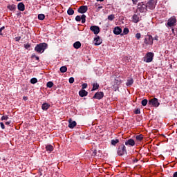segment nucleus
<instances>
[{
  "instance_id": "obj_8",
  "label": "nucleus",
  "mask_w": 177,
  "mask_h": 177,
  "mask_svg": "<svg viewBox=\"0 0 177 177\" xmlns=\"http://www.w3.org/2000/svg\"><path fill=\"white\" fill-rule=\"evenodd\" d=\"M149 104L153 107H158V106H160V102H158V99L153 98L149 100Z\"/></svg>"
},
{
  "instance_id": "obj_12",
  "label": "nucleus",
  "mask_w": 177,
  "mask_h": 177,
  "mask_svg": "<svg viewBox=\"0 0 177 177\" xmlns=\"http://www.w3.org/2000/svg\"><path fill=\"white\" fill-rule=\"evenodd\" d=\"M121 32H122V29H121V28H120V26H116L114 28L113 34H115V35H120V34H121Z\"/></svg>"
},
{
  "instance_id": "obj_21",
  "label": "nucleus",
  "mask_w": 177,
  "mask_h": 177,
  "mask_svg": "<svg viewBox=\"0 0 177 177\" xmlns=\"http://www.w3.org/2000/svg\"><path fill=\"white\" fill-rule=\"evenodd\" d=\"M73 47L75 49H80L81 48V42L80 41H76L73 44Z\"/></svg>"
},
{
  "instance_id": "obj_37",
  "label": "nucleus",
  "mask_w": 177,
  "mask_h": 177,
  "mask_svg": "<svg viewBox=\"0 0 177 177\" xmlns=\"http://www.w3.org/2000/svg\"><path fill=\"white\" fill-rule=\"evenodd\" d=\"M141 104L142 106H147V100H146V99L142 100V102H141Z\"/></svg>"
},
{
  "instance_id": "obj_35",
  "label": "nucleus",
  "mask_w": 177,
  "mask_h": 177,
  "mask_svg": "<svg viewBox=\"0 0 177 177\" xmlns=\"http://www.w3.org/2000/svg\"><path fill=\"white\" fill-rule=\"evenodd\" d=\"M39 20H44L45 19V15L44 14H39L38 15Z\"/></svg>"
},
{
  "instance_id": "obj_51",
  "label": "nucleus",
  "mask_w": 177,
  "mask_h": 177,
  "mask_svg": "<svg viewBox=\"0 0 177 177\" xmlns=\"http://www.w3.org/2000/svg\"><path fill=\"white\" fill-rule=\"evenodd\" d=\"M23 99L24 100H27L28 98L27 97H24Z\"/></svg>"
},
{
  "instance_id": "obj_46",
  "label": "nucleus",
  "mask_w": 177,
  "mask_h": 177,
  "mask_svg": "<svg viewBox=\"0 0 177 177\" xmlns=\"http://www.w3.org/2000/svg\"><path fill=\"white\" fill-rule=\"evenodd\" d=\"M132 2L133 3V5H136L138 3V2H139V0H132Z\"/></svg>"
},
{
  "instance_id": "obj_38",
  "label": "nucleus",
  "mask_w": 177,
  "mask_h": 177,
  "mask_svg": "<svg viewBox=\"0 0 177 177\" xmlns=\"http://www.w3.org/2000/svg\"><path fill=\"white\" fill-rule=\"evenodd\" d=\"M52 86H53V82H48L47 83V88H52Z\"/></svg>"
},
{
  "instance_id": "obj_25",
  "label": "nucleus",
  "mask_w": 177,
  "mask_h": 177,
  "mask_svg": "<svg viewBox=\"0 0 177 177\" xmlns=\"http://www.w3.org/2000/svg\"><path fill=\"white\" fill-rule=\"evenodd\" d=\"M136 139L138 142H142V140H143V135L140 134V135L136 136Z\"/></svg>"
},
{
  "instance_id": "obj_6",
  "label": "nucleus",
  "mask_w": 177,
  "mask_h": 177,
  "mask_svg": "<svg viewBox=\"0 0 177 177\" xmlns=\"http://www.w3.org/2000/svg\"><path fill=\"white\" fill-rule=\"evenodd\" d=\"M156 5H157V0H149L147 3V8L151 9V10H153L156 8Z\"/></svg>"
},
{
  "instance_id": "obj_43",
  "label": "nucleus",
  "mask_w": 177,
  "mask_h": 177,
  "mask_svg": "<svg viewBox=\"0 0 177 177\" xmlns=\"http://www.w3.org/2000/svg\"><path fill=\"white\" fill-rule=\"evenodd\" d=\"M30 46H31L30 44H24L25 49H28V48H30Z\"/></svg>"
},
{
  "instance_id": "obj_3",
  "label": "nucleus",
  "mask_w": 177,
  "mask_h": 177,
  "mask_svg": "<svg viewBox=\"0 0 177 177\" xmlns=\"http://www.w3.org/2000/svg\"><path fill=\"white\" fill-rule=\"evenodd\" d=\"M153 57H154V54L153 53H147L146 57L144 58V62H145V63H151V62H153Z\"/></svg>"
},
{
  "instance_id": "obj_45",
  "label": "nucleus",
  "mask_w": 177,
  "mask_h": 177,
  "mask_svg": "<svg viewBox=\"0 0 177 177\" xmlns=\"http://www.w3.org/2000/svg\"><path fill=\"white\" fill-rule=\"evenodd\" d=\"M0 125L1 129H5V124H3V122H0Z\"/></svg>"
},
{
  "instance_id": "obj_15",
  "label": "nucleus",
  "mask_w": 177,
  "mask_h": 177,
  "mask_svg": "<svg viewBox=\"0 0 177 177\" xmlns=\"http://www.w3.org/2000/svg\"><path fill=\"white\" fill-rule=\"evenodd\" d=\"M125 145L133 147L135 145V140H133V139H129L128 140H126Z\"/></svg>"
},
{
  "instance_id": "obj_40",
  "label": "nucleus",
  "mask_w": 177,
  "mask_h": 177,
  "mask_svg": "<svg viewBox=\"0 0 177 177\" xmlns=\"http://www.w3.org/2000/svg\"><path fill=\"white\" fill-rule=\"evenodd\" d=\"M75 20L76 21H81V17L80 15L76 16Z\"/></svg>"
},
{
  "instance_id": "obj_9",
  "label": "nucleus",
  "mask_w": 177,
  "mask_h": 177,
  "mask_svg": "<svg viewBox=\"0 0 177 177\" xmlns=\"http://www.w3.org/2000/svg\"><path fill=\"white\" fill-rule=\"evenodd\" d=\"M142 20V17L140 14H135L132 17L133 23H139Z\"/></svg>"
},
{
  "instance_id": "obj_48",
  "label": "nucleus",
  "mask_w": 177,
  "mask_h": 177,
  "mask_svg": "<svg viewBox=\"0 0 177 177\" xmlns=\"http://www.w3.org/2000/svg\"><path fill=\"white\" fill-rule=\"evenodd\" d=\"M5 30V26H2L1 28H0V31L2 32V30Z\"/></svg>"
},
{
  "instance_id": "obj_10",
  "label": "nucleus",
  "mask_w": 177,
  "mask_h": 177,
  "mask_svg": "<svg viewBox=\"0 0 177 177\" xmlns=\"http://www.w3.org/2000/svg\"><path fill=\"white\" fill-rule=\"evenodd\" d=\"M91 31H92L95 35L100 32V28L99 26H93L90 28Z\"/></svg>"
},
{
  "instance_id": "obj_23",
  "label": "nucleus",
  "mask_w": 177,
  "mask_h": 177,
  "mask_svg": "<svg viewBox=\"0 0 177 177\" xmlns=\"http://www.w3.org/2000/svg\"><path fill=\"white\" fill-rule=\"evenodd\" d=\"M46 151H53V146L51 145H48L46 147Z\"/></svg>"
},
{
  "instance_id": "obj_24",
  "label": "nucleus",
  "mask_w": 177,
  "mask_h": 177,
  "mask_svg": "<svg viewBox=\"0 0 177 177\" xmlns=\"http://www.w3.org/2000/svg\"><path fill=\"white\" fill-rule=\"evenodd\" d=\"M67 13L69 15V16H73V15H74V10H73L71 8H69L68 9Z\"/></svg>"
},
{
  "instance_id": "obj_22",
  "label": "nucleus",
  "mask_w": 177,
  "mask_h": 177,
  "mask_svg": "<svg viewBox=\"0 0 177 177\" xmlns=\"http://www.w3.org/2000/svg\"><path fill=\"white\" fill-rule=\"evenodd\" d=\"M133 84V79L129 78L127 80V82L126 83V85L127 86H131Z\"/></svg>"
},
{
  "instance_id": "obj_28",
  "label": "nucleus",
  "mask_w": 177,
  "mask_h": 177,
  "mask_svg": "<svg viewBox=\"0 0 177 177\" xmlns=\"http://www.w3.org/2000/svg\"><path fill=\"white\" fill-rule=\"evenodd\" d=\"M8 9L10 10H15V9H16V6L15 4L9 5L8 6Z\"/></svg>"
},
{
  "instance_id": "obj_14",
  "label": "nucleus",
  "mask_w": 177,
  "mask_h": 177,
  "mask_svg": "<svg viewBox=\"0 0 177 177\" xmlns=\"http://www.w3.org/2000/svg\"><path fill=\"white\" fill-rule=\"evenodd\" d=\"M87 10H88V6H82L78 9L79 13H86Z\"/></svg>"
},
{
  "instance_id": "obj_53",
  "label": "nucleus",
  "mask_w": 177,
  "mask_h": 177,
  "mask_svg": "<svg viewBox=\"0 0 177 177\" xmlns=\"http://www.w3.org/2000/svg\"><path fill=\"white\" fill-rule=\"evenodd\" d=\"M37 60H39V57H36Z\"/></svg>"
},
{
  "instance_id": "obj_27",
  "label": "nucleus",
  "mask_w": 177,
  "mask_h": 177,
  "mask_svg": "<svg viewBox=\"0 0 177 177\" xmlns=\"http://www.w3.org/2000/svg\"><path fill=\"white\" fill-rule=\"evenodd\" d=\"M128 34H129V29H128V28H124L122 35H127Z\"/></svg>"
},
{
  "instance_id": "obj_2",
  "label": "nucleus",
  "mask_w": 177,
  "mask_h": 177,
  "mask_svg": "<svg viewBox=\"0 0 177 177\" xmlns=\"http://www.w3.org/2000/svg\"><path fill=\"white\" fill-rule=\"evenodd\" d=\"M176 26V17L172 16L167 21V27H174Z\"/></svg>"
},
{
  "instance_id": "obj_33",
  "label": "nucleus",
  "mask_w": 177,
  "mask_h": 177,
  "mask_svg": "<svg viewBox=\"0 0 177 177\" xmlns=\"http://www.w3.org/2000/svg\"><path fill=\"white\" fill-rule=\"evenodd\" d=\"M1 121H6L9 120V116L8 115H3L1 118Z\"/></svg>"
},
{
  "instance_id": "obj_47",
  "label": "nucleus",
  "mask_w": 177,
  "mask_h": 177,
  "mask_svg": "<svg viewBox=\"0 0 177 177\" xmlns=\"http://www.w3.org/2000/svg\"><path fill=\"white\" fill-rule=\"evenodd\" d=\"M135 114H140V109H136L135 111Z\"/></svg>"
},
{
  "instance_id": "obj_49",
  "label": "nucleus",
  "mask_w": 177,
  "mask_h": 177,
  "mask_svg": "<svg viewBox=\"0 0 177 177\" xmlns=\"http://www.w3.org/2000/svg\"><path fill=\"white\" fill-rule=\"evenodd\" d=\"M173 177H177V171L174 174Z\"/></svg>"
},
{
  "instance_id": "obj_7",
  "label": "nucleus",
  "mask_w": 177,
  "mask_h": 177,
  "mask_svg": "<svg viewBox=\"0 0 177 177\" xmlns=\"http://www.w3.org/2000/svg\"><path fill=\"white\" fill-rule=\"evenodd\" d=\"M127 153V149H125V145H121L119 146L118 149V156H124Z\"/></svg>"
},
{
  "instance_id": "obj_31",
  "label": "nucleus",
  "mask_w": 177,
  "mask_h": 177,
  "mask_svg": "<svg viewBox=\"0 0 177 177\" xmlns=\"http://www.w3.org/2000/svg\"><path fill=\"white\" fill-rule=\"evenodd\" d=\"M80 19H81V20H82V24H84V23H85V21H86V16L85 15H82L80 17Z\"/></svg>"
},
{
  "instance_id": "obj_13",
  "label": "nucleus",
  "mask_w": 177,
  "mask_h": 177,
  "mask_svg": "<svg viewBox=\"0 0 177 177\" xmlns=\"http://www.w3.org/2000/svg\"><path fill=\"white\" fill-rule=\"evenodd\" d=\"M104 96V93L103 92H97L94 96H93V99H97L98 100H100V99H102Z\"/></svg>"
},
{
  "instance_id": "obj_54",
  "label": "nucleus",
  "mask_w": 177,
  "mask_h": 177,
  "mask_svg": "<svg viewBox=\"0 0 177 177\" xmlns=\"http://www.w3.org/2000/svg\"><path fill=\"white\" fill-rule=\"evenodd\" d=\"M117 89H118V87H115V91H117Z\"/></svg>"
},
{
  "instance_id": "obj_17",
  "label": "nucleus",
  "mask_w": 177,
  "mask_h": 177,
  "mask_svg": "<svg viewBox=\"0 0 177 177\" xmlns=\"http://www.w3.org/2000/svg\"><path fill=\"white\" fill-rule=\"evenodd\" d=\"M95 12H99L100 9H103V6H100L99 3H95L93 6Z\"/></svg>"
},
{
  "instance_id": "obj_55",
  "label": "nucleus",
  "mask_w": 177,
  "mask_h": 177,
  "mask_svg": "<svg viewBox=\"0 0 177 177\" xmlns=\"http://www.w3.org/2000/svg\"><path fill=\"white\" fill-rule=\"evenodd\" d=\"M0 35H2V32L0 30Z\"/></svg>"
},
{
  "instance_id": "obj_56",
  "label": "nucleus",
  "mask_w": 177,
  "mask_h": 177,
  "mask_svg": "<svg viewBox=\"0 0 177 177\" xmlns=\"http://www.w3.org/2000/svg\"><path fill=\"white\" fill-rule=\"evenodd\" d=\"M155 39H156V41H157L158 39H157V37H155Z\"/></svg>"
},
{
  "instance_id": "obj_30",
  "label": "nucleus",
  "mask_w": 177,
  "mask_h": 177,
  "mask_svg": "<svg viewBox=\"0 0 177 177\" xmlns=\"http://www.w3.org/2000/svg\"><path fill=\"white\" fill-rule=\"evenodd\" d=\"M120 140L118 139L112 140L111 143L113 146H115L117 143H119Z\"/></svg>"
},
{
  "instance_id": "obj_20",
  "label": "nucleus",
  "mask_w": 177,
  "mask_h": 177,
  "mask_svg": "<svg viewBox=\"0 0 177 177\" xmlns=\"http://www.w3.org/2000/svg\"><path fill=\"white\" fill-rule=\"evenodd\" d=\"M79 95H80V96H81V97H84V96H87L88 92L85 90H81L79 92Z\"/></svg>"
},
{
  "instance_id": "obj_57",
  "label": "nucleus",
  "mask_w": 177,
  "mask_h": 177,
  "mask_svg": "<svg viewBox=\"0 0 177 177\" xmlns=\"http://www.w3.org/2000/svg\"><path fill=\"white\" fill-rule=\"evenodd\" d=\"M17 1H21V0H17Z\"/></svg>"
},
{
  "instance_id": "obj_29",
  "label": "nucleus",
  "mask_w": 177,
  "mask_h": 177,
  "mask_svg": "<svg viewBox=\"0 0 177 177\" xmlns=\"http://www.w3.org/2000/svg\"><path fill=\"white\" fill-rule=\"evenodd\" d=\"M96 89H99V84L97 83H94L92 91H96Z\"/></svg>"
},
{
  "instance_id": "obj_44",
  "label": "nucleus",
  "mask_w": 177,
  "mask_h": 177,
  "mask_svg": "<svg viewBox=\"0 0 177 177\" xmlns=\"http://www.w3.org/2000/svg\"><path fill=\"white\" fill-rule=\"evenodd\" d=\"M88 86V84L86 83H84L82 84V89H85Z\"/></svg>"
},
{
  "instance_id": "obj_50",
  "label": "nucleus",
  "mask_w": 177,
  "mask_h": 177,
  "mask_svg": "<svg viewBox=\"0 0 177 177\" xmlns=\"http://www.w3.org/2000/svg\"><path fill=\"white\" fill-rule=\"evenodd\" d=\"M10 122H11L10 121V122H6V125H9L10 124Z\"/></svg>"
},
{
  "instance_id": "obj_39",
  "label": "nucleus",
  "mask_w": 177,
  "mask_h": 177,
  "mask_svg": "<svg viewBox=\"0 0 177 177\" xmlns=\"http://www.w3.org/2000/svg\"><path fill=\"white\" fill-rule=\"evenodd\" d=\"M171 31H172L174 35H177V28H176V29L175 28H172Z\"/></svg>"
},
{
  "instance_id": "obj_34",
  "label": "nucleus",
  "mask_w": 177,
  "mask_h": 177,
  "mask_svg": "<svg viewBox=\"0 0 177 177\" xmlns=\"http://www.w3.org/2000/svg\"><path fill=\"white\" fill-rule=\"evenodd\" d=\"M121 82H122V81H121V79H120V78H117L115 80V84L116 85H120Z\"/></svg>"
},
{
  "instance_id": "obj_1",
  "label": "nucleus",
  "mask_w": 177,
  "mask_h": 177,
  "mask_svg": "<svg viewBox=\"0 0 177 177\" xmlns=\"http://www.w3.org/2000/svg\"><path fill=\"white\" fill-rule=\"evenodd\" d=\"M47 48L48 44L46 43H41L35 46V52H37V53H44Z\"/></svg>"
},
{
  "instance_id": "obj_52",
  "label": "nucleus",
  "mask_w": 177,
  "mask_h": 177,
  "mask_svg": "<svg viewBox=\"0 0 177 177\" xmlns=\"http://www.w3.org/2000/svg\"><path fill=\"white\" fill-rule=\"evenodd\" d=\"M97 2H103V1H104V0H97Z\"/></svg>"
},
{
  "instance_id": "obj_26",
  "label": "nucleus",
  "mask_w": 177,
  "mask_h": 177,
  "mask_svg": "<svg viewBox=\"0 0 177 177\" xmlns=\"http://www.w3.org/2000/svg\"><path fill=\"white\" fill-rule=\"evenodd\" d=\"M115 19V16L113 14L108 16V20H109V21H113Z\"/></svg>"
},
{
  "instance_id": "obj_42",
  "label": "nucleus",
  "mask_w": 177,
  "mask_h": 177,
  "mask_svg": "<svg viewBox=\"0 0 177 177\" xmlns=\"http://www.w3.org/2000/svg\"><path fill=\"white\" fill-rule=\"evenodd\" d=\"M69 83L70 84H74V77H70L69 78Z\"/></svg>"
},
{
  "instance_id": "obj_4",
  "label": "nucleus",
  "mask_w": 177,
  "mask_h": 177,
  "mask_svg": "<svg viewBox=\"0 0 177 177\" xmlns=\"http://www.w3.org/2000/svg\"><path fill=\"white\" fill-rule=\"evenodd\" d=\"M153 41L154 39H153V36L150 35H145L144 42L147 45H153Z\"/></svg>"
},
{
  "instance_id": "obj_16",
  "label": "nucleus",
  "mask_w": 177,
  "mask_h": 177,
  "mask_svg": "<svg viewBox=\"0 0 177 177\" xmlns=\"http://www.w3.org/2000/svg\"><path fill=\"white\" fill-rule=\"evenodd\" d=\"M94 45L97 46L102 44V39H100V37L97 36L94 38Z\"/></svg>"
},
{
  "instance_id": "obj_41",
  "label": "nucleus",
  "mask_w": 177,
  "mask_h": 177,
  "mask_svg": "<svg viewBox=\"0 0 177 177\" xmlns=\"http://www.w3.org/2000/svg\"><path fill=\"white\" fill-rule=\"evenodd\" d=\"M141 37H142V35H140V33H137L136 35V38H137L138 39H140Z\"/></svg>"
},
{
  "instance_id": "obj_11",
  "label": "nucleus",
  "mask_w": 177,
  "mask_h": 177,
  "mask_svg": "<svg viewBox=\"0 0 177 177\" xmlns=\"http://www.w3.org/2000/svg\"><path fill=\"white\" fill-rule=\"evenodd\" d=\"M75 127H77V122L73 121V119L70 118L68 120V128L73 129V128H75Z\"/></svg>"
},
{
  "instance_id": "obj_32",
  "label": "nucleus",
  "mask_w": 177,
  "mask_h": 177,
  "mask_svg": "<svg viewBox=\"0 0 177 177\" xmlns=\"http://www.w3.org/2000/svg\"><path fill=\"white\" fill-rule=\"evenodd\" d=\"M61 73H66L67 71V67L66 66H62L59 69Z\"/></svg>"
},
{
  "instance_id": "obj_19",
  "label": "nucleus",
  "mask_w": 177,
  "mask_h": 177,
  "mask_svg": "<svg viewBox=\"0 0 177 177\" xmlns=\"http://www.w3.org/2000/svg\"><path fill=\"white\" fill-rule=\"evenodd\" d=\"M49 107H50V104H49L48 103H44L42 105H41V109L42 110H44V111H46L48 110V109H49Z\"/></svg>"
},
{
  "instance_id": "obj_5",
  "label": "nucleus",
  "mask_w": 177,
  "mask_h": 177,
  "mask_svg": "<svg viewBox=\"0 0 177 177\" xmlns=\"http://www.w3.org/2000/svg\"><path fill=\"white\" fill-rule=\"evenodd\" d=\"M138 9L141 13H144V12L147 11V5L144 4L143 3H139L138 4Z\"/></svg>"
},
{
  "instance_id": "obj_18",
  "label": "nucleus",
  "mask_w": 177,
  "mask_h": 177,
  "mask_svg": "<svg viewBox=\"0 0 177 177\" xmlns=\"http://www.w3.org/2000/svg\"><path fill=\"white\" fill-rule=\"evenodd\" d=\"M18 9L21 11V12H24V10L26 9V6H24V3H18Z\"/></svg>"
},
{
  "instance_id": "obj_36",
  "label": "nucleus",
  "mask_w": 177,
  "mask_h": 177,
  "mask_svg": "<svg viewBox=\"0 0 177 177\" xmlns=\"http://www.w3.org/2000/svg\"><path fill=\"white\" fill-rule=\"evenodd\" d=\"M37 82H38V80H37V78H32L30 80V83L31 84H37Z\"/></svg>"
}]
</instances>
